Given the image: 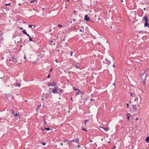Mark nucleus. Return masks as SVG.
<instances>
[{"mask_svg":"<svg viewBox=\"0 0 149 149\" xmlns=\"http://www.w3.org/2000/svg\"><path fill=\"white\" fill-rule=\"evenodd\" d=\"M18 57L15 55H14L12 57L9 59V61H12L14 63H16L17 62V59Z\"/></svg>","mask_w":149,"mask_h":149,"instance_id":"f257e3e1","label":"nucleus"},{"mask_svg":"<svg viewBox=\"0 0 149 149\" xmlns=\"http://www.w3.org/2000/svg\"><path fill=\"white\" fill-rule=\"evenodd\" d=\"M145 21L144 26L145 27L148 26L149 28V24L148 23V19L147 17L145 15L143 17V21Z\"/></svg>","mask_w":149,"mask_h":149,"instance_id":"f03ea898","label":"nucleus"},{"mask_svg":"<svg viewBox=\"0 0 149 149\" xmlns=\"http://www.w3.org/2000/svg\"><path fill=\"white\" fill-rule=\"evenodd\" d=\"M146 75L147 73H146V74L144 73H142L141 75V78L142 80L143 81V83L144 84H145L146 82L145 80Z\"/></svg>","mask_w":149,"mask_h":149,"instance_id":"7ed1b4c3","label":"nucleus"},{"mask_svg":"<svg viewBox=\"0 0 149 149\" xmlns=\"http://www.w3.org/2000/svg\"><path fill=\"white\" fill-rule=\"evenodd\" d=\"M50 89H52V92L54 93H58V89L56 87H54V88L53 90H52L51 88H50Z\"/></svg>","mask_w":149,"mask_h":149,"instance_id":"20e7f679","label":"nucleus"},{"mask_svg":"<svg viewBox=\"0 0 149 149\" xmlns=\"http://www.w3.org/2000/svg\"><path fill=\"white\" fill-rule=\"evenodd\" d=\"M48 42H50V43H49V44L54 45H55L56 44V42L54 39H53V40H50V41L48 40Z\"/></svg>","mask_w":149,"mask_h":149,"instance_id":"39448f33","label":"nucleus"},{"mask_svg":"<svg viewBox=\"0 0 149 149\" xmlns=\"http://www.w3.org/2000/svg\"><path fill=\"white\" fill-rule=\"evenodd\" d=\"M84 20L86 21H88L90 20V17H88L87 15H86L84 16Z\"/></svg>","mask_w":149,"mask_h":149,"instance_id":"423d86ee","label":"nucleus"},{"mask_svg":"<svg viewBox=\"0 0 149 149\" xmlns=\"http://www.w3.org/2000/svg\"><path fill=\"white\" fill-rule=\"evenodd\" d=\"M132 107L135 111H139V109H137V108L136 105H132Z\"/></svg>","mask_w":149,"mask_h":149,"instance_id":"0eeeda50","label":"nucleus"},{"mask_svg":"<svg viewBox=\"0 0 149 149\" xmlns=\"http://www.w3.org/2000/svg\"><path fill=\"white\" fill-rule=\"evenodd\" d=\"M6 97L7 98V99H8L9 98L12 99L13 97V96L12 95L9 94L6 95Z\"/></svg>","mask_w":149,"mask_h":149,"instance_id":"6e6552de","label":"nucleus"},{"mask_svg":"<svg viewBox=\"0 0 149 149\" xmlns=\"http://www.w3.org/2000/svg\"><path fill=\"white\" fill-rule=\"evenodd\" d=\"M74 66L77 68L79 69L80 67V64L78 63H76L74 65Z\"/></svg>","mask_w":149,"mask_h":149,"instance_id":"1a4fd4ad","label":"nucleus"},{"mask_svg":"<svg viewBox=\"0 0 149 149\" xmlns=\"http://www.w3.org/2000/svg\"><path fill=\"white\" fill-rule=\"evenodd\" d=\"M55 85V83L54 82H53L52 83L49 84H48V86H54Z\"/></svg>","mask_w":149,"mask_h":149,"instance_id":"9d476101","label":"nucleus"},{"mask_svg":"<svg viewBox=\"0 0 149 149\" xmlns=\"http://www.w3.org/2000/svg\"><path fill=\"white\" fill-rule=\"evenodd\" d=\"M79 139L78 138H76L75 139H73L72 140V141L73 142H75L76 143H78V142H79Z\"/></svg>","mask_w":149,"mask_h":149,"instance_id":"9b49d317","label":"nucleus"},{"mask_svg":"<svg viewBox=\"0 0 149 149\" xmlns=\"http://www.w3.org/2000/svg\"><path fill=\"white\" fill-rule=\"evenodd\" d=\"M106 61V63L108 65H109L111 63V61L107 59V58H106L105 59Z\"/></svg>","mask_w":149,"mask_h":149,"instance_id":"f8f14e48","label":"nucleus"},{"mask_svg":"<svg viewBox=\"0 0 149 149\" xmlns=\"http://www.w3.org/2000/svg\"><path fill=\"white\" fill-rule=\"evenodd\" d=\"M127 118L128 120H129V118L130 117V116H131L130 114L129 113H127Z\"/></svg>","mask_w":149,"mask_h":149,"instance_id":"ddd939ff","label":"nucleus"},{"mask_svg":"<svg viewBox=\"0 0 149 149\" xmlns=\"http://www.w3.org/2000/svg\"><path fill=\"white\" fill-rule=\"evenodd\" d=\"M100 127L102 128L105 131L107 132L108 131V128H107L104 127Z\"/></svg>","mask_w":149,"mask_h":149,"instance_id":"4468645a","label":"nucleus"},{"mask_svg":"<svg viewBox=\"0 0 149 149\" xmlns=\"http://www.w3.org/2000/svg\"><path fill=\"white\" fill-rule=\"evenodd\" d=\"M146 141L147 143L149 142V136H148L146 138Z\"/></svg>","mask_w":149,"mask_h":149,"instance_id":"2eb2a0df","label":"nucleus"},{"mask_svg":"<svg viewBox=\"0 0 149 149\" xmlns=\"http://www.w3.org/2000/svg\"><path fill=\"white\" fill-rule=\"evenodd\" d=\"M83 100L84 101V103H85V102L87 101V99L86 98V97H84V98H83Z\"/></svg>","mask_w":149,"mask_h":149,"instance_id":"dca6fc26","label":"nucleus"},{"mask_svg":"<svg viewBox=\"0 0 149 149\" xmlns=\"http://www.w3.org/2000/svg\"><path fill=\"white\" fill-rule=\"evenodd\" d=\"M135 61L137 63H139V61H141V60H139V59H135Z\"/></svg>","mask_w":149,"mask_h":149,"instance_id":"f3484780","label":"nucleus"},{"mask_svg":"<svg viewBox=\"0 0 149 149\" xmlns=\"http://www.w3.org/2000/svg\"><path fill=\"white\" fill-rule=\"evenodd\" d=\"M36 0H32L30 2V3H34L35 1Z\"/></svg>","mask_w":149,"mask_h":149,"instance_id":"a211bd4d","label":"nucleus"},{"mask_svg":"<svg viewBox=\"0 0 149 149\" xmlns=\"http://www.w3.org/2000/svg\"><path fill=\"white\" fill-rule=\"evenodd\" d=\"M16 86H18L19 87H20L21 86V84L20 83H17L16 85Z\"/></svg>","mask_w":149,"mask_h":149,"instance_id":"6ab92c4d","label":"nucleus"},{"mask_svg":"<svg viewBox=\"0 0 149 149\" xmlns=\"http://www.w3.org/2000/svg\"><path fill=\"white\" fill-rule=\"evenodd\" d=\"M80 90H78V92H77L76 93V95L77 96V95L79 94L80 93Z\"/></svg>","mask_w":149,"mask_h":149,"instance_id":"aec40b11","label":"nucleus"},{"mask_svg":"<svg viewBox=\"0 0 149 149\" xmlns=\"http://www.w3.org/2000/svg\"><path fill=\"white\" fill-rule=\"evenodd\" d=\"M52 31V30H50L49 31V32L48 33H49V34H50V35H52V33H49V32H51ZM54 32V31H53L52 32V33Z\"/></svg>","mask_w":149,"mask_h":149,"instance_id":"412c9836","label":"nucleus"},{"mask_svg":"<svg viewBox=\"0 0 149 149\" xmlns=\"http://www.w3.org/2000/svg\"><path fill=\"white\" fill-rule=\"evenodd\" d=\"M81 129L82 130L85 131H87L88 130L85 128L84 127H82Z\"/></svg>","mask_w":149,"mask_h":149,"instance_id":"4be33fe9","label":"nucleus"},{"mask_svg":"<svg viewBox=\"0 0 149 149\" xmlns=\"http://www.w3.org/2000/svg\"><path fill=\"white\" fill-rule=\"evenodd\" d=\"M80 93L81 95H84V92L81 91H80Z\"/></svg>","mask_w":149,"mask_h":149,"instance_id":"5701e85b","label":"nucleus"},{"mask_svg":"<svg viewBox=\"0 0 149 149\" xmlns=\"http://www.w3.org/2000/svg\"><path fill=\"white\" fill-rule=\"evenodd\" d=\"M2 34L1 33V31H0V40H1L2 39V37L1 36H2Z\"/></svg>","mask_w":149,"mask_h":149,"instance_id":"b1692460","label":"nucleus"},{"mask_svg":"<svg viewBox=\"0 0 149 149\" xmlns=\"http://www.w3.org/2000/svg\"><path fill=\"white\" fill-rule=\"evenodd\" d=\"M130 93L132 97H133L134 96V95L133 94V93L132 92H130Z\"/></svg>","mask_w":149,"mask_h":149,"instance_id":"393cba45","label":"nucleus"},{"mask_svg":"<svg viewBox=\"0 0 149 149\" xmlns=\"http://www.w3.org/2000/svg\"><path fill=\"white\" fill-rule=\"evenodd\" d=\"M29 40L30 41H32L33 40L32 38H31V36L29 37Z\"/></svg>","mask_w":149,"mask_h":149,"instance_id":"a878e982","label":"nucleus"},{"mask_svg":"<svg viewBox=\"0 0 149 149\" xmlns=\"http://www.w3.org/2000/svg\"><path fill=\"white\" fill-rule=\"evenodd\" d=\"M22 32L23 33L25 34H26V33H27L26 31L25 30H23L22 31Z\"/></svg>","mask_w":149,"mask_h":149,"instance_id":"bb28decb","label":"nucleus"},{"mask_svg":"<svg viewBox=\"0 0 149 149\" xmlns=\"http://www.w3.org/2000/svg\"><path fill=\"white\" fill-rule=\"evenodd\" d=\"M49 130H52V129L51 128H49V127H47V131H49Z\"/></svg>","mask_w":149,"mask_h":149,"instance_id":"cd10ccee","label":"nucleus"},{"mask_svg":"<svg viewBox=\"0 0 149 149\" xmlns=\"http://www.w3.org/2000/svg\"><path fill=\"white\" fill-rule=\"evenodd\" d=\"M59 90L60 91V92H62V93H63V90L62 89H59Z\"/></svg>","mask_w":149,"mask_h":149,"instance_id":"c85d7f7f","label":"nucleus"},{"mask_svg":"<svg viewBox=\"0 0 149 149\" xmlns=\"http://www.w3.org/2000/svg\"><path fill=\"white\" fill-rule=\"evenodd\" d=\"M10 3H6L5 4V6H9V5H10Z\"/></svg>","mask_w":149,"mask_h":149,"instance_id":"c756f323","label":"nucleus"},{"mask_svg":"<svg viewBox=\"0 0 149 149\" xmlns=\"http://www.w3.org/2000/svg\"><path fill=\"white\" fill-rule=\"evenodd\" d=\"M19 114V113H16V114H15V116H17Z\"/></svg>","mask_w":149,"mask_h":149,"instance_id":"7c9ffc66","label":"nucleus"},{"mask_svg":"<svg viewBox=\"0 0 149 149\" xmlns=\"http://www.w3.org/2000/svg\"><path fill=\"white\" fill-rule=\"evenodd\" d=\"M88 120H85L84 121V123L85 124H86V123L87 122H88Z\"/></svg>","mask_w":149,"mask_h":149,"instance_id":"2f4dec72","label":"nucleus"},{"mask_svg":"<svg viewBox=\"0 0 149 149\" xmlns=\"http://www.w3.org/2000/svg\"><path fill=\"white\" fill-rule=\"evenodd\" d=\"M79 31L80 32H84V29H83L82 30L81 29H80L79 30Z\"/></svg>","mask_w":149,"mask_h":149,"instance_id":"473e14b6","label":"nucleus"},{"mask_svg":"<svg viewBox=\"0 0 149 149\" xmlns=\"http://www.w3.org/2000/svg\"><path fill=\"white\" fill-rule=\"evenodd\" d=\"M73 89L74 90L76 91H77L78 90L76 88H75L74 87L73 88Z\"/></svg>","mask_w":149,"mask_h":149,"instance_id":"72a5a7b5","label":"nucleus"},{"mask_svg":"<svg viewBox=\"0 0 149 149\" xmlns=\"http://www.w3.org/2000/svg\"><path fill=\"white\" fill-rule=\"evenodd\" d=\"M50 73H49L47 76V78H49L50 77Z\"/></svg>","mask_w":149,"mask_h":149,"instance_id":"f704fd0d","label":"nucleus"},{"mask_svg":"<svg viewBox=\"0 0 149 149\" xmlns=\"http://www.w3.org/2000/svg\"><path fill=\"white\" fill-rule=\"evenodd\" d=\"M42 143L43 146H45L46 145V143L45 142H42Z\"/></svg>","mask_w":149,"mask_h":149,"instance_id":"c9c22d12","label":"nucleus"},{"mask_svg":"<svg viewBox=\"0 0 149 149\" xmlns=\"http://www.w3.org/2000/svg\"><path fill=\"white\" fill-rule=\"evenodd\" d=\"M148 70V69H146V70H145V71H144V73L145 74H146V71H147Z\"/></svg>","mask_w":149,"mask_h":149,"instance_id":"e433bc0d","label":"nucleus"},{"mask_svg":"<svg viewBox=\"0 0 149 149\" xmlns=\"http://www.w3.org/2000/svg\"><path fill=\"white\" fill-rule=\"evenodd\" d=\"M26 34L29 37H30V36H29V35L27 33H26Z\"/></svg>","mask_w":149,"mask_h":149,"instance_id":"4c0bfd02","label":"nucleus"},{"mask_svg":"<svg viewBox=\"0 0 149 149\" xmlns=\"http://www.w3.org/2000/svg\"><path fill=\"white\" fill-rule=\"evenodd\" d=\"M72 54H73V52L72 51L71 52V53H70V55L71 56H72Z\"/></svg>","mask_w":149,"mask_h":149,"instance_id":"58836bf2","label":"nucleus"},{"mask_svg":"<svg viewBox=\"0 0 149 149\" xmlns=\"http://www.w3.org/2000/svg\"><path fill=\"white\" fill-rule=\"evenodd\" d=\"M12 114H15V113H14V111H13V110H12Z\"/></svg>","mask_w":149,"mask_h":149,"instance_id":"ea45409f","label":"nucleus"},{"mask_svg":"<svg viewBox=\"0 0 149 149\" xmlns=\"http://www.w3.org/2000/svg\"><path fill=\"white\" fill-rule=\"evenodd\" d=\"M58 27H60L61 26H62V25H60V24H58Z\"/></svg>","mask_w":149,"mask_h":149,"instance_id":"a19ab883","label":"nucleus"},{"mask_svg":"<svg viewBox=\"0 0 149 149\" xmlns=\"http://www.w3.org/2000/svg\"><path fill=\"white\" fill-rule=\"evenodd\" d=\"M126 105H127V108H128V107H129V104H128V103H127V104H126Z\"/></svg>","mask_w":149,"mask_h":149,"instance_id":"79ce46f5","label":"nucleus"},{"mask_svg":"<svg viewBox=\"0 0 149 149\" xmlns=\"http://www.w3.org/2000/svg\"><path fill=\"white\" fill-rule=\"evenodd\" d=\"M116 146H114V147L112 148L111 149H115V148H116Z\"/></svg>","mask_w":149,"mask_h":149,"instance_id":"37998d69","label":"nucleus"},{"mask_svg":"<svg viewBox=\"0 0 149 149\" xmlns=\"http://www.w3.org/2000/svg\"><path fill=\"white\" fill-rule=\"evenodd\" d=\"M41 106V104H40V105H38V108H39V107H40Z\"/></svg>","mask_w":149,"mask_h":149,"instance_id":"c03bdc74","label":"nucleus"},{"mask_svg":"<svg viewBox=\"0 0 149 149\" xmlns=\"http://www.w3.org/2000/svg\"><path fill=\"white\" fill-rule=\"evenodd\" d=\"M24 58L25 59H26V55H25L24 56Z\"/></svg>","mask_w":149,"mask_h":149,"instance_id":"a18cd8bd","label":"nucleus"},{"mask_svg":"<svg viewBox=\"0 0 149 149\" xmlns=\"http://www.w3.org/2000/svg\"><path fill=\"white\" fill-rule=\"evenodd\" d=\"M29 27H32V25H29Z\"/></svg>","mask_w":149,"mask_h":149,"instance_id":"49530a36","label":"nucleus"},{"mask_svg":"<svg viewBox=\"0 0 149 149\" xmlns=\"http://www.w3.org/2000/svg\"><path fill=\"white\" fill-rule=\"evenodd\" d=\"M80 147V146L79 145H77V148H79Z\"/></svg>","mask_w":149,"mask_h":149,"instance_id":"de8ad7c7","label":"nucleus"},{"mask_svg":"<svg viewBox=\"0 0 149 149\" xmlns=\"http://www.w3.org/2000/svg\"><path fill=\"white\" fill-rule=\"evenodd\" d=\"M138 98H135V99H134V100L135 101H136V100H137V99H138Z\"/></svg>","mask_w":149,"mask_h":149,"instance_id":"09e8293b","label":"nucleus"},{"mask_svg":"<svg viewBox=\"0 0 149 149\" xmlns=\"http://www.w3.org/2000/svg\"><path fill=\"white\" fill-rule=\"evenodd\" d=\"M19 29H20V30H22L23 29L22 27H21L19 28Z\"/></svg>","mask_w":149,"mask_h":149,"instance_id":"8fccbe9b","label":"nucleus"},{"mask_svg":"<svg viewBox=\"0 0 149 149\" xmlns=\"http://www.w3.org/2000/svg\"><path fill=\"white\" fill-rule=\"evenodd\" d=\"M93 99L92 98H91L90 99V101H93Z\"/></svg>","mask_w":149,"mask_h":149,"instance_id":"3c124183","label":"nucleus"},{"mask_svg":"<svg viewBox=\"0 0 149 149\" xmlns=\"http://www.w3.org/2000/svg\"><path fill=\"white\" fill-rule=\"evenodd\" d=\"M73 13H76V11L75 10H74V11H73Z\"/></svg>","mask_w":149,"mask_h":149,"instance_id":"603ef678","label":"nucleus"},{"mask_svg":"<svg viewBox=\"0 0 149 149\" xmlns=\"http://www.w3.org/2000/svg\"><path fill=\"white\" fill-rule=\"evenodd\" d=\"M60 144L61 146H62L63 145V143H60Z\"/></svg>","mask_w":149,"mask_h":149,"instance_id":"864d4df0","label":"nucleus"},{"mask_svg":"<svg viewBox=\"0 0 149 149\" xmlns=\"http://www.w3.org/2000/svg\"><path fill=\"white\" fill-rule=\"evenodd\" d=\"M73 28L74 29H75L76 28V26H74L73 27Z\"/></svg>","mask_w":149,"mask_h":149,"instance_id":"5fc2aeb1","label":"nucleus"},{"mask_svg":"<svg viewBox=\"0 0 149 149\" xmlns=\"http://www.w3.org/2000/svg\"><path fill=\"white\" fill-rule=\"evenodd\" d=\"M72 20H73V21H75L76 20L75 19H72Z\"/></svg>","mask_w":149,"mask_h":149,"instance_id":"6e6d98bb","label":"nucleus"},{"mask_svg":"<svg viewBox=\"0 0 149 149\" xmlns=\"http://www.w3.org/2000/svg\"><path fill=\"white\" fill-rule=\"evenodd\" d=\"M113 67L114 68V67H115V65L113 64Z\"/></svg>","mask_w":149,"mask_h":149,"instance_id":"4d7b16f0","label":"nucleus"},{"mask_svg":"<svg viewBox=\"0 0 149 149\" xmlns=\"http://www.w3.org/2000/svg\"><path fill=\"white\" fill-rule=\"evenodd\" d=\"M52 70V68L49 70V72H51Z\"/></svg>","mask_w":149,"mask_h":149,"instance_id":"13d9d810","label":"nucleus"},{"mask_svg":"<svg viewBox=\"0 0 149 149\" xmlns=\"http://www.w3.org/2000/svg\"><path fill=\"white\" fill-rule=\"evenodd\" d=\"M55 61L57 63H58V61L57 59L55 60Z\"/></svg>","mask_w":149,"mask_h":149,"instance_id":"bf43d9fd","label":"nucleus"},{"mask_svg":"<svg viewBox=\"0 0 149 149\" xmlns=\"http://www.w3.org/2000/svg\"><path fill=\"white\" fill-rule=\"evenodd\" d=\"M138 119H139V118H136V120L137 121V120H138Z\"/></svg>","mask_w":149,"mask_h":149,"instance_id":"052dcab7","label":"nucleus"},{"mask_svg":"<svg viewBox=\"0 0 149 149\" xmlns=\"http://www.w3.org/2000/svg\"><path fill=\"white\" fill-rule=\"evenodd\" d=\"M90 142H93L92 140H90Z\"/></svg>","mask_w":149,"mask_h":149,"instance_id":"680f3d73","label":"nucleus"},{"mask_svg":"<svg viewBox=\"0 0 149 149\" xmlns=\"http://www.w3.org/2000/svg\"><path fill=\"white\" fill-rule=\"evenodd\" d=\"M101 18H99L98 19V20H101Z\"/></svg>","mask_w":149,"mask_h":149,"instance_id":"e2e57ef3","label":"nucleus"},{"mask_svg":"<svg viewBox=\"0 0 149 149\" xmlns=\"http://www.w3.org/2000/svg\"><path fill=\"white\" fill-rule=\"evenodd\" d=\"M45 130H47V127H45V128H44Z\"/></svg>","mask_w":149,"mask_h":149,"instance_id":"0e129e2a","label":"nucleus"},{"mask_svg":"<svg viewBox=\"0 0 149 149\" xmlns=\"http://www.w3.org/2000/svg\"><path fill=\"white\" fill-rule=\"evenodd\" d=\"M113 85L114 86L115 85V83H114L113 84Z\"/></svg>","mask_w":149,"mask_h":149,"instance_id":"69168bd1","label":"nucleus"},{"mask_svg":"<svg viewBox=\"0 0 149 149\" xmlns=\"http://www.w3.org/2000/svg\"><path fill=\"white\" fill-rule=\"evenodd\" d=\"M81 28L82 29H83L84 27H83V26H81Z\"/></svg>","mask_w":149,"mask_h":149,"instance_id":"338daca9","label":"nucleus"},{"mask_svg":"<svg viewBox=\"0 0 149 149\" xmlns=\"http://www.w3.org/2000/svg\"><path fill=\"white\" fill-rule=\"evenodd\" d=\"M44 123L45 124L46 123V121L45 120L44 121Z\"/></svg>","mask_w":149,"mask_h":149,"instance_id":"774afa93","label":"nucleus"}]
</instances>
